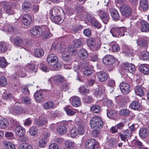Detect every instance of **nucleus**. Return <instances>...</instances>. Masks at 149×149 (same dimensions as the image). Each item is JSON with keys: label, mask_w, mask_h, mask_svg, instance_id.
I'll return each mask as SVG.
<instances>
[{"label": "nucleus", "mask_w": 149, "mask_h": 149, "mask_svg": "<svg viewBox=\"0 0 149 149\" xmlns=\"http://www.w3.org/2000/svg\"><path fill=\"white\" fill-rule=\"evenodd\" d=\"M10 40L13 45L17 47H25L30 48L32 45L31 42H29L27 39H23L19 36H16L14 37H11Z\"/></svg>", "instance_id": "f257e3e1"}, {"label": "nucleus", "mask_w": 149, "mask_h": 149, "mask_svg": "<svg viewBox=\"0 0 149 149\" xmlns=\"http://www.w3.org/2000/svg\"><path fill=\"white\" fill-rule=\"evenodd\" d=\"M47 61L52 70H56L60 67L58 61L57 56L54 54H50L47 57Z\"/></svg>", "instance_id": "f03ea898"}, {"label": "nucleus", "mask_w": 149, "mask_h": 149, "mask_svg": "<svg viewBox=\"0 0 149 149\" xmlns=\"http://www.w3.org/2000/svg\"><path fill=\"white\" fill-rule=\"evenodd\" d=\"M58 45L56 46L55 45L53 44L51 48V50H54L56 48H58L59 49V51L62 53V58L64 61L68 62L71 60V58L68 55H66V53L67 52L66 51V47L64 45L61 44L60 45V47H57Z\"/></svg>", "instance_id": "7ed1b4c3"}, {"label": "nucleus", "mask_w": 149, "mask_h": 149, "mask_svg": "<svg viewBox=\"0 0 149 149\" xmlns=\"http://www.w3.org/2000/svg\"><path fill=\"white\" fill-rule=\"evenodd\" d=\"M90 125L92 129H100L103 126V122L100 117L95 116L92 118L91 119Z\"/></svg>", "instance_id": "20e7f679"}, {"label": "nucleus", "mask_w": 149, "mask_h": 149, "mask_svg": "<svg viewBox=\"0 0 149 149\" xmlns=\"http://www.w3.org/2000/svg\"><path fill=\"white\" fill-rule=\"evenodd\" d=\"M120 9L122 16L127 18L131 16L132 11L129 6L124 4L120 7Z\"/></svg>", "instance_id": "39448f33"}, {"label": "nucleus", "mask_w": 149, "mask_h": 149, "mask_svg": "<svg viewBox=\"0 0 149 149\" xmlns=\"http://www.w3.org/2000/svg\"><path fill=\"white\" fill-rule=\"evenodd\" d=\"M44 28L39 26H36L32 28L30 30V32L32 36L39 37L42 35Z\"/></svg>", "instance_id": "423d86ee"}, {"label": "nucleus", "mask_w": 149, "mask_h": 149, "mask_svg": "<svg viewBox=\"0 0 149 149\" xmlns=\"http://www.w3.org/2000/svg\"><path fill=\"white\" fill-rule=\"evenodd\" d=\"M126 30V28L124 27L116 28L112 29L111 32L114 37H119L124 36Z\"/></svg>", "instance_id": "0eeeda50"}, {"label": "nucleus", "mask_w": 149, "mask_h": 149, "mask_svg": "<svg viewBox=\"0 0 149 149\" xmlns=\"http://www.w3.org/2000/svg\"><path fill=\"white\" fill-rule=\"evenodd\" d=\"M123 133H119L118 134L121 139L125 142L127 141L128 139H130L132 135V132L128 129L123 131Z\"/></svg>", "instance_id": "6e6552de"}, {"label": "nucleus", "mask_w": 149, "mask_h": 149, "mask_svg": "<svg viewBox=\"0 0 149 149\" xmlns=\"http://www.w3.org/2000/svg\"><path fill=\"white\" fill-rule=\"evenodd\" d=\"M97 12L103 22L105 24H107L109 20V18L108 13L105 10H99Z\"/></svg>", "instance_id": "1a4fd4ad"}, {"label": "nucleus", "mask_w": 149, "mask_h": 149, "mask_svg": "<svg viewBox=\"0 0 149 149\" xmlns=\"http://www.w3.org/2000/svg\"><path fill=\"white\" fill-rule=\"evenodd\" d=\"M87 43L88 46L92 50L97 49L100 45H97L96 43L95 39L92 38H88L87 40Z\"/></svg>", "instance_id": "9d476101"}, {"label": "nucleus", "mask_w": 149, "mask_h": 149, "mask_svg": "<svg viewBox=\"0 0 149 149\" xmlns=\"http://www.w3.org/2000/svg\"><path fill=\"white\" fill-rule=\"evenodd\" d=\"M11 5V3L4 2L3 3V7L6 13L9 15H13L14 11Z\"/></svg>", "instance_id": "9b49d317"}, {"label": "nucleus", "mask_w": 149, "mask_h": 149, "mask_svg": "<svg viewBox=\"0 0 149 149\" xmlns=\"http://www.w3.org/2000/svg\"><path fill=\"white\" fill-rule=\"evenodd\" d=\"M115 61V59L113 57L110 55H106L103 58V63L107 65H112Z\"/></svg>", "instance_id": "f8f14e48"}, {"label": "nucleus", "mask_w": 149, "mask_h": 149, "mask_svg": "<svg viewBox=\"0 0 149 149\" xmlns=\"http://www.w3.org/2000/svg\"><path fill=\"white\" fill-rule=\"evenodd\" d=\"M120 88L122 92L124 94H127L130 91V86L127 83L123 82L120 83Z\"/></svg>", "instance_id": "ddd939ff"}, {"label": "nucleus", "mask_w": 149, "mask_h": 149, "mask_svg": "<svg viewBox=\"0 0 149 149\" xmlns=\"http://www.w3.org/2000/svg\"><path fill=\"white\" fill-rule=\"evenodd\" d=\"M148 38L146 37L139 38L137 40V45L141 47H146L148 46Z\"/></svg>", "instance_id": "4468645a"}, {"label": "nucleus", "mask_w": 149, "mask_h": 149, "mask_svg": "<svg viewBox=\"0 0 149 149\" xmlns=\"http://www.w3.org/2000/svg\"><path fill=\"white\" fill-rule=\"evenodd\" d=\"M15 132L16 135L19 137L24 136L26 132L24 128L20 126H17L15 127Z\"/></svg>", "instance_id": "2eb2a0df"}, {"label": "nucleus", "mask_w": 149, "mask_h": 149, "mask_svg": "<svg viewBox=\"0 0 149 149\" xmlns=\"http://www.w3.org/2000/svg\"><path fill=\"white\" fill-rule=\"evenodd\" d=\"M96 144L93 139H88L85 143V147L86 149H95Z\"/></svg>", "instance_id": "dca6fc26"}, {"label": "nucleus", "mask_w": 149, "mask_h": 149, "mask_svg": "<svg viewBox=\"0 0 149 149\" xmlns=\"http://www.w3.org/2000/svg\"><path fill=\"white\" fill-rule=\"evenodd\" d=\"M105 89L104 87L100 86L95 89L94 93L95 95L97 97H99L102 96L105 92Z\"/></svg>", "instance_id": "f3484780"}, {"label": "nucleus", "mask_w": 149, "mask_h": 149, "mask_svg": "<svg viewBox=\"0 0 149 149\" xmlns=\"http://www.w3.org/2000/svg\"><path fill=\"white\" fill-rule=\"evenodd\" d=\"M124 68L126 72L131 73L136 70L135 66L132 64H125Z\"/></svg>", "instance_id": "a211bd4d"}, {"label": "nucleus", "mask_w": 149, "mask_h": 149, "mask_svg": "<svg viewBox=\"0 0 149 149\" xmlns=\"http://www.w3.org/2000/svg\"><path fill=\"white\" fill-rule=\"evenodd\" d=\"M70 101L71 102L72 105L75 107H77L79 106L81 104L80 101L79 97L74 96L70 97Z\"/></svg>", "instance_id": "6ab92c4d"}, {"label": "nucleus", "mask_w": 149, "mask_h": 149, "mask_svg": "<svg viewBox=\"0 0 149 149\" xmlns=\"http://www.w3.org/2000/svg\"><path fill=\"white\" fill-rule=\"evenodd\" d=\"M141 30L142 32H149V24L146 22L142 20L141 21Z\"/></svg>", "instance_id": "aec40b11"}, {"label": "nucleus", "mask_w": 149, "mask_h": 149, "mask_svg": "<svg viewBox=\"0 0 149 149\" xmlns=\"http://www.w3.org/2000/svg\"><path fill=\"white\" fill-rule=\"evenodd\" d=\"M97 76L99 80L101 81H105L108 79V75L104 72H99L97 73Z\"/></svg>", "instance_id": "412c9836"}, {"label": "nucleus", "mask_w": 149, "mask_h": 149, "mask_svg": "<svg viewBox=\"0 0 149 149\" xmlns=\"http://www.w3.org/2000/svg\"><path fill=\"white\" fill-rule=\"evenodd\" d=\"M87 19L88 22H90L91 24L97 28V29L100 28L101 27V25L100 23L98 21L93 18H88L87 17Z\"/></svg>", "instance_id": "4be33fe9"}, {"label": "nucleus", "mask_w": 149, "mask_h": 149, "mask_svg": "<svg viewBox=\"0 0 149 149\" xmlns=\"http://www.w3.org/2000/svg\"><path fill=\"white\" fill-rule=\"evenodd\" d=\"M50 80L51 81H53L55 83H61L65 81L64 77L61 75H59L51 77Z\"/></svg>", "instance_id": "5701e85b"}, {"label": "nucleus", "mask_w": 149, "mask_h": 149, "mask_svg": "<svg viewBox=\"0 0 149 149\" xmlns=\"http://www.w3.org/2000/svg\"><path fill=\"white\" fill-rule=\"evenodd\" d=\"M22 21L24 25H29L31 24L32 21L31 17L28 14L24 15L23 17Z\"/></svg>", "instance_id": "b1692460"}, {"label": "nucleus", "mask_w": 149, "mask_h": 149, "mask_svg": "<svg viewBox=\"0 0 149 149\" xmlns=\"http://www.w3.org/2000/svg\"><path fill=\"white\" fill-rule=\"evenodd\" d=\"M64 110L66 114L68 116H72L75 114L76 113V111L73 109L71 106H68L64 108Z\"/></svg>", "instance_id": "393cba45"}, {"label": "nucleus", "mask_w": 149, "mask_h": 149, "mask_svg": "<svg viewBox=\"0 0 149 149\" xmlns=\"http://www.w3.org/2000/svg\"><path fill=\"white\" fill-rule=\"evenodd\" d=\"M47 122L46 118L43 117L38 119L34 121L35 124L38 126H42L45 125Z\"/></svg>", "instance_id": "a878e982"}, {"label": "nucleus", "mask_w": 149, "mask_h": 149, "mask_svg": "<svg viewBox=\"0 0 149 149\" xmlns=\"http://www.w3.org/2000/svg\"><path fill=\"white\" fill-rule=\"evenodd\" d=\"M110 13L111 17L114 20L117 21L119 19L120 15L117 10L115 9H111Z\"/></svg>", "instance_id": "bb28decb"}, {"label": "nucleus", "mask_w": 149, "mask_h": 149, "mask_svg": "<svg viewBox=\"0 0 149 149\" xmlns=\"http://www.w3.org/2000/svg\"><path fill=\"white\" fill-rule=\"evenodd\" d=\"M140 71L145 74L149 73V70L148 66L145 64H142L139 66Z\"/></svg>", "instance_id": "cd10ccee"}, {"label": "nucleus", "mask_w": 149, "mask_h": 149, "mask_svg": "<svg viewBox=\"0 0 149 149\" xmlns=\"http://www.w3.org/2000/svg\"><path fill=\"white\" fill-rule=\"evenodd\" d=\"M43 107L45 109H53L54 108V104L53 102L51 101L45 102L43 105Z\"/></svg>", "instance_id": "c85d7f7f"}, {"label": "nucleus", "mask_w": 149, "mask_h": 149, "mask_svg": "<svg viewBox=\"0 0 149 149\" xmlns=\"http://www.w3.org/2000/svg\"><path fill=\"white\" fill-rule=\"evenodd\" d=\"M145 89L140 86H137L135 89L136 94L140 96H142L144 95V92Z\"/></svg>", "instance_id": "c756f323"}, {"label": "nucleus", "mask_w": 149, "mask_h": 149, "mask_svg": "<svg viewBox=\"0 0 149 149\" xmlns=\"http://www.w3.org/2000/svg\"><path fill=\"white\" fill-rule=\"evenodd\" d=\"M148 4L147 0H141L139 3V8L143 11L146 10L148 8Z\"/></svg>", "instance_id": "7c9ffc66"}, {"label": "nucleus", "mask_w": 149, "mask_h": 149, "mask_svg": "<svg viewBox=\"0 0 149 149\" xmlns=\"http://www.w3.org/2000/svg\"><path fill=\"white\" fill-rule=\"evenodd\" d=\"M78 54L80 58L82 59H85L88 56L87 52L84 49L80 50L78 52Z\"/></svg>", "instance_id": "2f4dec72"}, {"label": "nucleus", "mask_w": 149, "mask_h": 149, "mask_svg": "<svg viewBox=\"0 0 149 149\" xmlns=\"http://www.w3.org/2000/svg\"><path fill=\"white\" fill-rule=\"evenodd\" d=\"M3 145L5 149H15L14 145L11 143L6 141H4Z\"/></svg>", "instance_id": "473e14b6"}, {"label": "nucleus", "mask_w": 149, "mask_h": 149, "mask_svg": "<svg viewBox=\"0 0 149 149\" xmlns=\"http://www.w3.org/2000/svg\"><path fill=\"white\" fill-rule=\"evenodd\" d=\"M31 5L30 2L27 1H24L22 6V8L23 10L27 12H29L31 9Z\"/></svg>", "instance_id": "72a5a7b5"}, {"label": "nucleus", "mask_w": 149, "mask_h": 149, "mask_svg": "<svg viewBox=\"0 0 149 149\" xmlns=\"http://www.w3.org/2000/svg\"><path fill=\"white\" fill-rule=\"evenodd\" d=\"M10 112L13 114H17L20 113L22 112L21 108L20 107L13 106L10 109Z\"/></svg>", "instance_id": "f704fd0d"}, {"label": "nucleus", "mask_w": 149, "mask_h": 149, "mask_svg": "<svg viewBox=\"0 0 149 149\" xmlns=\"http://www.w3.org/2000/svg\"><path fill=\"white\" fill-rule=\"evenodd\" d=\"M27 68L29 69L30 72L33 74H34L37 71V66L36 65L33 64H29L27 66Z\"/></svg>", "instance_id": "c9c22d12"}, {"label": "nucleus", "mask_w": 149, "mask_h": 149, "mask_svg": "<svg viewBox=\"0 0 149 149\" xmlns=\"http://www.w3.org/2000/svg\"><path fill=\"white\" fill-rule=\"evenodd\" d=\"M34 95L37 101H39L42 100L43 95L42 91L39 90L37 91L34 94Z\"/></svg>", "instance_id": "e433bc0d"}, {"label": "nucleus", "mask_w": 149, "mask_h": 149, "mask_svg": "<svg viewBox=\"0 0 149 149\" xmlns=\"http://www.w3.org/2000/svg\"><path fill=\"white\" fill-rule=\"evenodd\" d=\"M129 107L131 109L136 110L140 108V105L139 102L134 101L130 104Z\"/></svg>", "instance_id": "4c0bfd02"}, {"label": "nucleus", "mask_w": 149, "mask_h": 149, "mask_svg": "<svg viewBox=\"0 0 149 149\" xmlns=\"http://www.w3.org/2000/svg\"><path fill=\"white\" fill-rule=\"evenodd\" d=\"M4 28L6 29V31L8 32V34H13V33H15L16 31V28H14L13 25L5 26Z\"/></svg>", "instance_id": "58836bf2"}, {"label": "nucleus", "mask_w": 149, "mask_h": 149, "mask_svg": "<svg viewBox=\"0 0 149 149\" xmlns=\"http://www.w3.org/2000/svg\"><path fill=\"white\" fill-rule=\"evenodd\" d=\"M9 123L8 120L6 118L0 120V128L4 129L8 125Z\"/></svg>", "instance_id": "ea45409f"}, {"label": "nucleus", "mask_w": 149, "mask_h": 149, "mask_svg": "<svg viewBox=\"0 0 149 149\" xmlns=\"http://www.w3.org/2000/svg\"><path fill=\"white\" fill-rule=\"evenodd\" d=\"M35 56L37 57H40L42 56L44 54L43 50L41 48L36 49L34 52Z\"/></svg>", "instance_id": "a19ab883"}, {"label": "nucleus", "mask_w": 149, "mask_h": 149, "mask_svg": "<svg viewBox=\"0 0 149 149\" xmlns=\"http://www.w3.org/2000/svg\"><path fill=\"white\" fill-rule=\"evenodd\" d=\"M68 50L69 53L72 55H75L77 53L76 48L73 45H70L68 46Z\"/></svg>", "instance_id": "79ce46f5"}, {"label": "nucleus", "mask_w": 149, "mask_h": 149, "mask_svg": "<svg viewBox=\"0 0 149 149\" xmlns=\"http://www.w3.org/2000/svg\"><path fill=\"white\" fill-rule=\"evenodd\" d=\"M91 111L94 113H99L101 111L100 107L97 105L92 106L90 108Z\"/></svg>", "instance_id": "37998d69"}, {"label": "nucleus", "mask_w": 149, "mask_h": 149, "mask_svg": "<svg viewBox=\"0 0 149 149\" xmlns=\"http://www.w3.org/2000/svg\"><path fill=\"white\" fill-rule=\"evenodd\" d=\"M52 21L56 24L62 23L63 20L62 19L60 16L59 15H56L52 17Z\"/></svg>", "instance_id": "c03bdc74"}, {"label": "nucleus", "mask_w": 149, "mask_h": 149, "mask_svg": "<svg viewBox=\"0 0 149 149\" xmlns=\"http://www.w3.org/2000/svg\"><path fill=\"white\" fill-rule=\"evenodd\" d=\"M148 130L145 128L141 129L139 131L140 136L143 138H145L148 135Z\"/></svg>", "instance_id": "a18cd8bd"}, {"label": "nucleus", "mask_w": 149, "mask_h": 149, "mask_svg": "<svg viewBox=\"0 0 149 149\" xmlns=\"http://www.w3.org/2000/svg\"><path fill=\"white\" fill-rule=\"evenodd\" d=\"M77 126L78 128H77V129L79 134L81 135L83 134L85 132L84 125L82 124L79 123L77 125Z\"/></svg>", "instance_id": "49530a36"}, {"label": "nucleus", "mask_w": 149, "mask_h": 149, "mask_svg": "<svg viewBox=\"0 0 149 149\" xmlns=\"http://www.w3.org/2000/svg\"><path fill=\"white\" fill-rule=\"evenodd\" d=\"M38 128L36 127L33 126L29 129V134L31 136H34L38 133Z\"/></svg>", "instance_id": "de8ad7c7"}, {"label": "nucleus", "mask_w": 149, "mask_h": 149, "mask_svg": "<svg viewBox=\"0 0 149 149\" xmlns=\"http://www.w3.org/2000/svg\"><path fill=\"white\" fill-rule=\"evenodd\" d=\"M65 146L69 149H73L74 148L75 144L73 141H67L65 142Z\"/></svg>", "instance_id": "09e8293b"}, {"label": "nucleus", "mask_w": 149, "mask_h": 149, "mask_svg": "<svg viewBox=\"0 0 149 149\" xmlns=\"http://www.w3.org/2000/svg\"><path fill=\"white\" fill-rule=\"evenodd\" d=\"M66 127L64 125H60L57 129V132L61 134L65 133L66 132Z\"/></svg>", "instance_id": "8fccbe9b"}, {"label": "nucleus", "mask_w": 149, "mask_h": 149, "mask_svg": "<svg viewBox=\"0 0 149 149\" xmlns=\"http://www.w3.org/2000/svg\"><path fill=\"white\" fill-rule=\"evenodd\" d=\"M70 136L72 138H75L79 134L77 128L72 129L70 132Z\"/></svg>", "instance_id": "3c124183"}, {"label": "nucleus", "mask_w": 149, "mask_h": 149, "mask_svg": "<svg viewBox=\"0 0 149 149\" xmlns=\"http://www.w3.org/2000/svg\"><path fill=\"white\" fill-rule=\"evenodd\" d=\"M2 97L4 100H8L13 99V97L11 94H8L5 92H4L2 95Z\"/></svg>", "instance_id": "603ef678"}, {"label": "nucleus", "mask_w": 149, "mask_h": 149, "mask_svg": "<svg viewBox=\"0 0 149 149\" xmlns=\"http://www.w3.org/2000/svg\"><path fill=\"white\" fill-rule=\"evenodd\" d=\"M8 63L6 59L3 57L0 58V67L2 68H5Z\"/></svg>", "instance_id": "864d4df0"}, {"label": "nucleus", "mask_w": 149, "mask_h": 149, "mask_svg": "<svg viewBox=\"0 0 149 149\" xmlns=\"http://www.w3.org/2000/svg\"><path fill=\"white\" fill-rule=\"evenodd\" d=\"M119 113L121 116H127L129 115L130 111L127 109H124L120 110Z\"/></svg>", "instance_id": "5fc2aeb1"}, {"label": "nucleus", "mask_w": 149, "mask_h": 149, "mask_svg": "<svg viewBox=\"0 0 149 149\" xmlns=\"http://www.w3.org/2000/svg\"><path fill=\"white\" fill-rule=\"evenodd\" d=\"M83 72L85 75L88 76L92 74L93 71L91 68L87 67L84 68Z\"/></svg>", "instance_id": "6e6d98bb"}, {"label": "nucleus", "mask_w": 149, "mask_h": 149, "mask_svg": "<svg viewBox=\"0 0 149 149\" xmlns=\"http://www.w3.org/2000/svg\"><path fill=\"white\" fill-rule=\"evenodd\" d=\"M6 44L5 42H0V53H4L7 50Z\"/></svg>", "instance_id": "4d7b16f0"}, {"label": "nucleus", "mask_w": 149, "mask_h": 149, "mask_svg": "<svg viewBox=\"0 0 149 149\" xmlns=\"http://www.w3.org/2000/svg\"><path fill=\"white\" fill-rule=\"evenodd\" d=\"M141 56L142 60H145L149 59V53L147 51H144L141 53Z\"/></svg>", "instance_id": "13d9d810"}, {"label": "nucleus", "mask_w": 149, "mask_h": 149, "mask_svg": "<svg viewBox=\"0 0 149 149\" xmlns=\"http://www.w3.org/2000/svg\"><path fill=\"white\" fill-rule=\"evenodd\" d=\"M7 84V79L3 76H1L0 77V85L2 86H6Z\"/></svg>", "instance_id": "bf43d9fd"}, {"label": "nucleus", "mask_w": 149, "mask_h": 149, "mask_svg": "<svg viewBox=\"0 0 149 149\" xmlns=\"http://www.w3.org/2000/svg\"><path fill=\"white\" fill-rule=\"evenodd\" d=\"M73 44L75 47H76L77 48L80 47L82 45L81 41L79 39L74 40L73 41Z\"/></svg>", "instance_id": "052dcab7"}, {"label": "nucleus", "mask_w": 149, "mask_h": 149, "mask_svg": "<svg viewBox=\"0 0 149 149\" xmlns=\"http://www.w3.org/2000/svg\"><path fill=\"white\" fill-rule=\"evenodd\" d=\"M100 134V129H94L91 133L92 135L94 137L99 136Z\"/></svg>", "instance_id": "680f3d73"}, {"label": "nucleus", "mask_w": 149, "mask_h": 149, "mask_svg": "<svg viewBox=\"0 0 149 149\" xmlns=\"http://www.w3.org/2000/svg\"><path fill=\"white\" fill-rule=\"evenodd\" d=\"M83 101L84 103L88 104L92 102L93 100L91 97L87 96H85L84 97Z\"/></svg>", "instance_id": "e2e57ef3"}, {"label": "nucleus", "mask_w": 149, "mask_h": 149, "mask_svg": "<svg viewBox=\"0 0 149 149\" xmlns=\"http://www.w3.org/2000/svg\"><path fill=\"white\" fill-rule=\"evenodd\" d=\"M59 9L57 8H54L51 10L50 12V14L52 17H54L57 15V14H59Z\"/></svg>", "instance_id": "0e129e2a"}, {"label": "nucleus", "mask_w": 149, "mask_h": 149, "mask_svg": "<svg viewBox=\"0 0 149 149\" xmlns=\"http://www.w3.org/2000/svg\"><path fill=\"white\" fill-rule=\"evenodd\" d=\"M22 102L25 104H29L31 103L30 99L27 97H22L21 98Z\"/></svg>", "instance_id": "69168bd1"}, {"label": "nucleus", "mask_w": 149, "mask_h": 149, "mask_svg": "<svg viewBox=\"0 0 149 149\" xmlns=\"http://www.w3.org/2000/svg\"><path fill=\"white\" fill-rule=\"evenodd\" d=\"M115 113L116 112L114 110H107V115L109 118H111L112 117L114 116Z\"/></svg>", "instance_id": "338daca9"}, {"label": "nucleus", "mask_w": 149, "mask_h": 149, "mask_svg": "<svg viewBox=\"0 0 149 149\" xmlns=\"http://www.w3.org/2000/svg\"><path fill=\"white\" fill-rule=\"evenodd\" d=\"M79 91L82 95L88 93L89 92V90L84 86L80 87L79 89Z\"/></svg>", "instance_id": "774afa93"}]
</instances>
